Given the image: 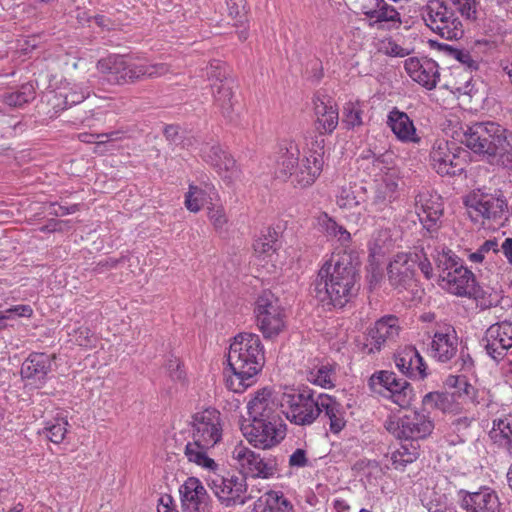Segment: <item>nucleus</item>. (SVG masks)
Wrapping results in <instances>:
<instances>
[{
    "instance_id": "nucleus-1",
    "label": "nucleus",
    "mask_w": 512,
    "mask_h": 512,
    "mask_svg": "<svg viewBox=\"0 0 512 512\" xmlns=\"http://www.w3.org/2000/svg\"><path fill=\"white\" fill-rule=\"evenodd\" d=\"M357 263L350 253L333 254L312 283V295L323 305L343 308L360 289Z\"/></svg>"
},
{
    "instance_id": "nucleus-2",
    "label": "nucleus",
    "mask_w": 512,
    "mask_h": 512,
    "mask_svg": "<svg viewBox=\"0 0 512 512\" xmlns=\"http://www.w3.org/2000/svg\"><path fill=\"white\" fill-rule=\"evenodd\" d=\"M227 361L232 374L226 377V387L235 393L244 392L256 382L265 364L259 335L250 332L237 334L230 344Z\"/></svg>"
},
{
    "instance_id": "nucleus-3",
    "label": "nucleus",
    "mask_w": 512,
    "mask_h": 512,
    "mask_svg": "<svg viewBox=\"0 0 512 512\" xmlns=\"http://www.w3.org/2000/svg\"><path fill=\"white\" fill-rule=\"evenodd\" d=\"M510 133L495 122H476L467 127L462 143L475 154L482 155L491 162L498 160L502 151L508 147Z\"/></svg>"
},
{
    "instance_id": "nucleus-4",
    "label": "nucleus",
    "mask_w": 512,
    "mask_h": 512,
    "mask_svg": "<svg viewBox=\"0 0 512 512\" xmlns=\"http://www.w3.org/2000/svg\"><path fill=\"white\" fill-rule=\"evenodd\" d=\"M97 69L112 85H124L144 78H154L169 71V67L164 63L137 65L128 63L124 56L116 54L100 59Z\"/></svg>"
},
{
    "instance_id": "nucleus-5",
    "label": "nucleus",
    "mask_w": 512,
    "mask_h": 512,
    "mask_svg": "<svg viewBox=\"0 0 512 512\" xmlns=\"http://www.w3.org/2000/svg\"><path fill=\"white\" fill-rule=\"evenodd\" d=\"M320 394L306 385L292 388L283 393L281 406L286 418L299 426H310L320 416Z\"/></svg>"
},
{
    "instance_id": "nucleus-6",
    "label": "nucleus",
    "mask_w": 512,
    "mask_h": 512,
    "mask_svg": "<svg viewBox=\"0 0 512 512\" xmlns=\"http://www.w3.org/2000/svg\"><path fill=\"white\" fill-rule=\"evenodd\" d=\"M425 25L435 34L446 40H458L464 35V27L444 0H429L421 10Z\"/></svg>"
},
{
    "instance_id": "nucleus-7",
    "label": "nucleus",
    "mask_w": 512,
    "mask_h": 512,
    "mask_svg": "<svg viewBox=\"0 0 512 512\" xmlns=\"http://www.w3.org/2000/svg\"><path fill=\"white\" fill-rule=\"evenodd\" d=\"M465 204L474 221H478L479 217L488 220L501 219L508 212L507 201L500 189L491 193L485 187L478 188L467 196Z\"/></svg>"
},
{
    "instance_id": "nucleus-8",
    "label": "nucleus",
    "mask_w": 512,
    "mask_h": 512,
    "mask_svg": "<svg viewBox=\"0 0 512 512\" xmlns=\"http://www.w3.org/2000/svg\"><path fill=\"white\" fill-rule=\"evenodd\" d=\"M254 312L257 326L266 339L278 336L283 330L284 311L279 299L270 290H264L258 296Z\"/></svg>"
},
{
    "instance_id": "nucleus-9",
    "label": "nucleus",
    "mask_w": 512,
    "mask_h": 512,
    "mask_svg": "<svg viewBox=\"0 0 512 512\" xmlns=\"http://www.w3.org/2000/svg\"><path fill=\"white\" fill-rule=\"evenodd\" d=\"M368 385L373 392L391 399L401 408H407L412 403V386L406 380L397 378L394 372H376L370 377Z\"/></svg>"
},
{
    "instance_id": "nucleus-10",
    "label": "nucleus",
    "mask_w": 512,
    "mask_h": 512,
    "mask_svg": "<svg viewBox=\"0 0 512 512\" xmlns=\"http://www.w3.org/2000/svg\"><path fill=\"white\" fill-rule=\"evenodd\" d=\"M208 485L225 507L244 505L254 497L248 493L247 481L244 475H215L209 479Z\"/></svg>"
},
{
    "instance_id": "nucleus-11",
    "label": "nucleus",
    "mask_w": 512,
    "mask_h": 512,
    "mask_svg": "<svg viewBox=\"0 0 512 512\" xmlns=\"http://www.w3.org/2000/svg\"><path fill=\"white\" fill-rule=\"evenodd\" d=\"M387 430L399 439L411 440L428 437L434 430V422L428 415L419 412L405 414L397 421H389Z\"/></svg>"
},
{
    "instance_id": "nucleus-12",
    "label": "nucleus",
    "mask_w": 512,
    "mask_h": 512,
    "mask_svg": "<svg viewBox=\"0 0 512 512\" xmlns=\"http://www.w3.org/2000/svg\"><path fill=\"white\" fill-rule=\"evenodd\" d=\"M417 255L399 253L390 261L387 268L389 284L398 292L413 290L417 286Z\"/></svg>"
},
{
    "instance_id": "nucleus-13",
    "label": "nucleus",
    "mask_w": 512,
    "mask_h": 512,
    "mask_svg": "<svg viewBox=\"0 0 512 512\" xmlns=\"http://www.w3.org/2000/svg\"><path fill=\"white\" fill-rule=\"evenodd\" d=\"M285 425L282 423L268 424L264 421L251 420L241 425V431L247 441L255 448L269 449L285 437Z\"/></svg>"
},
{
    "instance_id": "nucleus-14",
    "label": "nucleus",
    "mask_w": 512,
    "mask_h": 512,
    "mask_svg": "<svg viewBox=\"0 0 512 512\" xmlns=\"http://www.w3.org/2000/svg\"><path fill=\"white\" fill-rule=\"evenodd\" d=\"M193 439L206 447H214L222 437L220 412L208 408L192 416Z\"/></svg>"
},
{
    "instance_id": "nucleus-15",
    "label": "nucleus",
    "mask_w": 512,
    "mask_h": 512,
    "mask_svg": "<svg viewBox=\"0 0 512 512\" xmlns=\"http://www.w3.org/2000/svg\"><path fill=\"white\" fill-rule=\"evenodd\" d=\"M399 332L400 326L396 316L388 315L382 317L368 330L362 348L363 352L367 354L380 352L382 348L396 341Z\"/></svg>"
},
{
    "instance_id": "nucleus-16",
    "label": "nucleus",
    "mask_w": 512,
    "mask_h": 512,
    "mask_svg": "<svg viewBox=\"0 0 512 512\" xmlns=\"http://www.w3.org/2000/svg\"><path fill=\"white\" fill-rule=\"evenodd\" d=\"M482 345L493 360H503L507 351L512 348V321L504 320L489 326L482 339Z\"/></svg>"
},
{
    "instance_id": "nucleus-17",
    "label": "nucleus",
    "mask_w": 512,
    "mask_h": 512,
    "mask_svg": "<svg viewBox=\"0 0 512 512\" xmlns=\"http://www.w3.org/2000/svg\"><path fill=\"white\" fill-rule=\"evenodd\" d=\"M459 503L465 512H501L502 503L495 490L490 487H480L475 492L460 490Z\"/></svg>"
},
{
    "instance_id": "nucleus-18",
    "label": "nucleus",
    "mask_w": 512,
    "mask_h": 512,
    "mask_svg": "<svg viewBox=\"0 0 512 512\" xmlns=\"http://www.w3.org/2000/svg\"><path fill=\"white\" fill-rule=\"evenodd\" d=\"M179 493L182 512H211L210 496L198 478H187Z\"/></svg>"
},
{
    "instance_id": "nucleus-19",
    "label": "nucleus",
    "mask_w": 512,
    "mask_h": 512,
    "mask_svg": "<svg viewBox=\"0 0 512 512\" xmlns=\"http://www.w3.org/2000/svg\"><path fill=\"white\" fill-rule=\"evenodd\" d=\"M232 455L241 469L252 477L268 479L276 472L275 460H265L248 447L237 446L234 448Z\"/></svg>"
},
{
    "instance_id": "nucleus-20",
    "label": "nucleus",
    "mask_w": 512,
    "mask_h": 512,
    "mask_svg": "<svg viewBox=\"0 0 512 512\" xmlns=\"http://www.w3.org/2000/svg\"><path fill=\"white\" fill-rule=\"evenodd\" d=\"M430 355L438 362L446 363L458 352V336L449 324H438L430 343Z\"/></svg>"
},
{
    "instance_id": "nucleus-21",
    "label": "nucleus",
    "mask_w": 512,
    "mask_h": 512,
    "mask_svg": "<svg viewBox=\"0 0 512 512\" xmlns=\"http://www.w3.org/2000/svg\"><path fill=\"white\" fill-rule=\"evenodd\" d=\"M55 355L43 352H32L21 365V378L41 388L47 382L48 374L52 371Z\"/></svg>"
},
{
    "instance_id": "nucleus-22",
    "label": "nucleus",
    "mask_w": 512,
    "mask_h": 512,
    "mask_svg": "<svg viewBox=\"0 0 512 512\" xmlns=\"http://www.w3.org/2000/svg\"><path fill=\"white\" fill-rule=\"evenodd\" d=\"M415 211L419 221L428 232L436 231L443 215L441 197L431 195L428 191L419 192L415 197Z\"/></svg>"
},
{
    "instance_id": "nucleus-23",
    "label": "nucleus",
    "mask_w": 512,
    "mask_h": 512,
    "mask_svg": "<svg viewBox=\"0 0 512 512\" xmlns=\"http://www.w3.org/2000/svg\"><path fill=\"white\" fill-rule=\"evenodd\" d=\"M440 278L445 283L444 287L454 295L475 299L480 296L481 290L476 284L474 274L465 267L440 275Z\"/></svg>"
},
{
    "instance_id": "nucleus-24",
    "label": "nucleus",
    "mask_w": 512,
    "mask_h": 512,
    "mask_svg": "<svg viewBox=\"0 0 512 512\" xmlns=\"http://www.w3.org/2000/svg\"><path fill=\"white\" fill-rule=\"evenodd\" d=\"M278 403L273 399L269 389L258 391L248 403V413L251 420L282 423L278 414Z\"/></svg>"
},
{
    "instance_id": "nucleus-25",
    "label": "nucleus",
    "mask_w": 512,
    "mask_h": 512,
    "mask_svg": "<svg viewBox=\"0 0 512 512\" xmlns=\"http://www.w3.org/2000/svg\"><path fill=\"white\" fill-rule=\"evenodd\" d=\"M404 67L409 76L426 89L436 87L440 76L436 61L411 57L405 60Z\"/></svg>"
},
{
    "instance_id": "nucleus-26",
    "label": "nucleus",
    "mask_w": 512,
    "mask_h": 512,
    "mask_svg": "<svg viewBox=\"0 0 512 512\" xmlns=\"http://www.w3.org/2000/svg\"><path fill=\"white\" fill-rule=\"evenodd\" d=\"M398 174V170H390L385 173L382 181L376 186L369 205V212H384L390 208L391 203L397 198Z\"/></svg>"
},
{
    "instance_id": "nucleus-27",
    "label": "nucleus",
    "mask_w": 512,
    "mask_h": 512,
    "mask_svg": "<svg viewBox=\"0 0 512 512\" xmlns=\"http://www.w3.org/2000/svg\"><path fill=\"white\" fill-rule=\"evenodd\" d=\"M314 112L316 116L315 129L321 134H331L338 125V108L334 101L326 95H317L314 98Z\"/></svg>"
},
{
    "instance_id": "nucleus-28",
    "label": "nucleus",
    "mask_w": 512,
    "mask_h": 512,
    "mask_svg": "<svg viewBox=\"0 0 512 512\" xmlns=\"http://www.w3.org/2000/svg\"><path fill=\"white\" fill-rule=\"evenodd\" d=\"M394 362L398 370L409 378L423 379L427 376V366L413 346L400 349L394 356Z\"/></svg>"
},
{
    "instance_id": "nucleus-29",
    "label": "nucleus",
    "mask_w": 512,
    "mask_h": 512,
    "mask_svg": "<svg viewBox=\"0 0 512 512\" xmlns=\"http://www.w3.org/2000/svg\"><path fill=\"white\" fill-rule=\"evenodd\" d=\"M366 2L367 4L363 5V14L370 20V27L383 22L391 23L396 28L402 24L400 13L385 0H366Z\"/></svg>"
},
{
    "instance_id": "nucleus-30",
    "label": "nucleus",
    "mask_w": 512,
    "mask_h": 512,
    "mask_svg": "<svg viewBox=\"0 0 512 512\" xmlns=\"http://www.w3.org/2000/svg\"><path fill=\"white\" fill-rule=\"evenodd\" d=\"M387 124L401 142H420V137L416 133L414 123L405 112L393 108L388 114Z\"/></svg>"
},
{
    "instance_id": "nucleus-31",
    "label": "nucleus",
    "mask_w": 512,
    "mask_h": 512,
    "mask_svg": "<svg viewBox=\"0 0 512 512\" xmlns=\"http://www.w3.org/2000/svg\"><path fill=\"white\" fill-rule=\"evenodd\" d=\"M234 80H227L222 84H211V90L214 97V104L219 109L224 118L232 121L234 118Z\"/></svg>"
},
{
    "instance_id": "nucleus-32",
    "label": "nucleus",
    "mask_w": 512,
    "mask_h": 512,
    "mask_svg": "<svg viewBox=\"0 0 512 512\" xmlns=\"http://www.w3.org/2000/svg\"><path fill=\"white\" fill-rule=\"evenodd\" d=\"M321 415L329 421L330 431L334 434L339 433L346 425L344 410L342 405L332 396L320 393Z\"/></svg>"
},
{
    "instance_id": "nucleus-33",
    "label": "nucleus",
    "mask_w": 512,
    "mask_h": 512,
    "mask_svg": "<svg viewBox=\"0 0 512 512\" xmlns=\"http://www.w3.org/2000/svg\"><path fill=\"white\" fill-rule=\"evenodd\" d=\"M254 512H294L292 503L280 491L269 490L258 497Z\"/></svg>"
},
{
    "instance_id": "nucleus-34",
    "label": "nucleus",
    "mask_w": 512,
    "mask_h": 512,
    "mask_svg": "<svg viewBox=\"0 0 512 512\" xmlns=\"http://www.w3.org/2000/svg\"><path fill=\"white\" fill-rule=\"evenodd\" d=\"M308 156L312 160V166H309V172L306 178L303 176L301 181L304 183H314L320 175L324 164L325 140L323 135L315 136L310 143L307 144Z\"/></svg>"
},
{
    "instance_id": "nucleus-35",
    "label": "nucleus",
    "mask_w": 512,
    "mask_h": 512,
    "mask_svg": "<svg viewBox=\"0 0 512 512\" xmlns=\"http://www.w3.org/2000/svg\"><path fill=\"white\" fill-rule=\"evenodd\" d=\"M493 443L512 456V416L493 420V427L489 433Z\"/></svg>"
},
{
    "instance_id": "nucleus-36",
    "label": "nucleus",
    "mask_w": 512,
    "mask_h": 512,
    "mask_svg": "<svg viewBox=\"0 0 512 512\" xmlns=\"http://www.w3.org/2000/svg\"><path fill=\"white\" fill-rule=\"evenodd\" d=\"M317 225L319 231L328 239H335L342 246H347L351 241L350 233L341 225H339L327 213H321L317 217Z\"/></svg>"
},
{
    "instance_id": "nucleus-37",
    "label": "nucleus",
    "mask_w": 512,
    "mask_h": 512,
    "mask_svg": "<svg viewBox=\"0 0 512 512\" xmlns=\"http://www.w3.org/2000/svg\"><path fill=\"white\" fill-rule=\"evenodd\" d=\"M298 157L299 149L294 143H290L285 149H281V154L277 160V172L284 178L295 175Z\"/></svg>"
},
{
    "instance_id": "nucleus-38",
    "label": "nucleus",
    "mask_w": 512,
    "mask_h": 512,
    "mask_svg": "<svg viewBox=\"0 0 512 512\" xmlns=\"http://www.w3.org/2000/svg\"><path fill=\"white\" fill-rule=\"evenodd\" d=\"M306 380L313 385L330 389L334 387L335 371L329 364L315 366L306 371Z\"/></svg>"
},
{
    "instance_id": "nucleus-39",
    "label": "nucleus",
    "mask_w": 512,
    "mask_h": 512,
    "mask_svg": "<svg viewBox=\"0 0 512 512\" xmlns=\"http://www.w3.org/2000/svg\"><path fill=\"white\" fill-rule=\"evenodd\" d=\"M210 448L193 439V441L186 444L184 454L190 462H194L204 468L214 469L216 463L207 456V451Z\"/></svg>"
},
{
    "instance_id": "nucleus-40",
    "label": "nucleus",
    "mask_w": 512,
    "mask_h": 512,
    "mask_svg": "<svg viewBox=\"0 0 512 512\" xmlns=\"http://www.w3.org/2000/svg\"><path fill=\"white\" fill-rule=\"evenodd\" d=\"M419 455V446L417 443L410 441L409 443L401 444V446L391 454L392 465L395 469H404L408 464L414 462Z\"/></svg>"
},
{
    "instance_id": "nucleus-41",
    "label": "nucleus",
    "mask_w": 512,
    "mask_h": 512,
    "mask_svg": "<svg viewBox=\"0 0 512 512\" xmlns=\"http://www.w3.org/2000/svg\"><path fill=\"white\" fill-rule=\"evenodd\" d=\"M421 501L429 512H457L456 508L448 503L446 494L437 491L436 488L427 490Z\"/></svg>"
},
{
    "instance_id": "nucleus-42",
    "label": "nucleus",
    "mask_w": 512,
    "mask_h": 512,
    "mask_svg": "<svg viewBox=\"0 0 512 512\" xmlns=\"http://www.w3.org/2000/svg\"><path fill=\"white\" fill-rule=\"evenodd\" d=\"M2 98L6 105L14 108H20L34 100L35 88L31 83H25L15 91L4 93Z\"/></svg>"
},
{
    "instance_id": "nucleus-43",
    "label": "nucleus",
    "mask_w": 512,
    "mask_h": 512,
    "mask_svg": "<svg viewBox=\"0 0 512 512\" xmlns=\"http://www.w3.org/2000/svg\"><path fill=\"white\" fill-rule=\"evenodd\" d=\"M278 233L268 228L266 233H263L253 243L254 252L259 256H270L275 253L278 249Z\"/></svg>"
},
{
    "instance_id": "nucleus-44",
    "label": "nucleus",
    "mask_w": 512,
    "mask_h": 512,
    "mask_svg": "<svg viewBox=\"0 0 512 512\" xmlns=\"http://www.w3.org/2000/svg\"><path fill=\"white\" fill-rule=\"evenodd\" d=\"M424 409L426 410H440L442 412H448L452 409L453 400L452 396L443 392H429L422 400Z\"/></svg>"
},
{
    "instance_id": "nucleus-45",
    "label": "nucleus",
    "mask_w": 512,
    "mask_h": 512,
    "mask_svg": "<svg viewBox=\"0 0 512 512\" xmlns=\"http://www.w3.org/2000/svg\"><path fill=\"white\" fill-rule=\"evenodd\" d=\"M68 422L63 419H57L55 422H48L46 426L39 431V434L48 438L55 444L61 443L67 433Z\"/></svg>"
},
{
    "instance_id": "nucleus-46",
    "label": "nucleus",
    "mask_w": 512,
    "mask_h": 512,
    "mask_svg": "<svg viewBox=\"0 0 512 512\" xmlns=\"http://www.w3.org/2000/svg\"><path fill=\"white\" fill-rule=\"evenodd\" d=\"M463 164V160L460 158V156L457 155L456 152H453V158H444V160L440 163L434 164L433 168L439 175L456 176L461 174V172L464 170Z\"/></svg>"
},
{
    "instance_id": "nucleus-47",
    "label": "nucleus",
    "mask_w": 512,
    "mask_h": 512,
    "mask_svg": "<svg viewBox=\"0 0 512 512\" xmlns=\"http://www.w3.org/2000/svg\"><path fill=\"white\" fill-rule=\"evenodd\" d=\"M438 47L449 57L456 59L470 71L478 69V62L472 58L469 51L456 49L447 44H439Z\"/></svg>"
},
{
    "instance_id": "nucleus-48",
    "label": "nucleus",
    "mask_w": 512,
    "mask_h": 512,
    "mask_svg": "<svg viewBox=\"0 0 512 512\" xmlns=\"http://www.w3.org/2000/svg\"><path fill=\"white\" fill-rule=\"evenodd\" d=\"M206 77L211 84H222L227 80H233L228 72V67L219 60H213L206 67Z\"/></svg>"
},
{
    "instance_id": "nucleus-49",
    "label": "nucleus",
    "mask_w": 512,
    "mask_h": 512,
    "mask_svg": "<svg viewBox=\"0 0 512 512\" xmlns=\"http://www.w3.org/2000/svg\"><path fill=\"white\" fill-rule=\"evenodd\" d=\"M456 151V144L454 142L449 143L444 140L436 141L431 152L430 160L434 167V164H438L444 160V158H453V152Z\"/></svg>"
},
{
    "instance_id": "nucleus-50",
    "label": "nucleus",
    "mask_w": 512,
    "mask_h": 512,
    "mask_svg": "<svg viewBox=\"0 0 512 512\" xmlns=\"http://www.w3.org/2000/svg\"><path fill=\"white\" fill-rule=\"evenodd\" d=\"M459 385V396H466L473 404L479 405L485 401V391L479 390L471 385L466 378L454 380Z\"/></svg>"
},
{
    "instance_id": "nucleus-51",
    "label": "nucleus",
    "mask_w": 512,
    "mask_h": 512,
    "mask_svg": "<svg viewBox=\"0 0 512 512\" xmlns=\"http://www.w3.org/2000/svg\"><path fill=\"white\" fill-rule=\"evenodd\" d=\"M436 266L441 271L440 275H446L447 272L463 267L460 259L451 250L443 251L438 255Z\"/></svg>"
},
{
    "instance_id": "nucleus-52",
    "label": "nucleus",
    "mask_w": 512,
    "mask_h": 512,
    "mask_svg": "<svg viewBox=\"0 0 512 512\" xmlns=\"http://www.w3.org/2000/svg\"><path fill=\"white\" fill-rule=\"evenodd\" d=\"M450 2L466 20L475 22L478 19L479 3L477 0H450Z\"/></svg>"
},
{
    "instance_id": "nucleus-53",
    "label": "nucleus",
    "mask_w": 512,
    "mask_h": 512,
    "mask_svg": "<svg viewBox=\"0 0 512 512\" xmlns=\"http://www.w3.org/2000/svg\"><path fill=\"white\" fill-rule=\"evenodd\" d=\"M207 200L206 193L197 186L191 185L186 195L185 205L191 212H198Z\"/></svg>"
},
{
    "instance_id": "nucleus-54",
    "label": "nucleus",
    "mask_w": 512,
    "mask_h": 512,
    "mask_svg": "<svg viewBox=\"0 0 512 512\" xmlns=\"http://www.w3.org/2000/svg\"><path fill=\"white\" fill-rule=\"evenodd\" d=\"M215 169L219 175L229 181L236 180L240 175L235 160L227 153L223 156L222 161Z\"/></svg>"
},
{
    "instance_id": "nucleus-55",
    "label": "nucleus",
    "mask_w": 512,
    "mask_h": 512,
    "mask_svg": "<svg viewBox=\"0 0 512 512\" xmlns=\"http://www.w3.org/2000/svg\"><path fill=\"white\" fill-rule=\"evenodd\" d=\"M337 204L342 209H351L360 204V199H358L351 186L342 187L340 194L337 197Z\"/></svg>"
},
{
    "instance_id": "nucleus-56",
    "label": "nucleus",
    "mask_w": 512,
    "mask_h": 512,
    "mask_svg": "<svg viewBox=\"0 0 512 512\" xmlns=\"http://www.w3.org/2000/svg\"><path fill=\"white\" fill-rule=\"evenodd\" d=\"M361 110L349 103L344 107L343 123L347 128H353L362 124Z\"/></svg>"
},
{
    "instance_id": "nucleus-57",
    "label": "nucleus",
    "mask_w": 512,
    "mask_h": 512,
    "mask_svg": "<svg viewBox=\"0 0 512 512\" xmlns=\"http://www.w3.org/2000/svg\"><path fill=\"white\" fill-rule=\"evenodd\" d=\"M203 158L206 162L210 163L214 168L222 161L225 151L218 145H206L202 148Z\"/></svg>"
},
{
    "instance_id": "nucleus-58",
    "label": "nucleus",
    "mask_w": 512,
    "mask_h": 512,
    "mask_svg": "<svg viewBox=\"0 0 512 512\" xmlns=\"http://www.w3.org/2000/svg\"><path fill=\"white\" fill-rule=\"evenodd\" d=\"M290 468H304L309 466L308 452L306 449L297 448L290 456L288 461Z\"/></svg>"
},
{
    "instance_id": "nucleus-59",
    "label": "nucleus",
    "mask_w": 512,
    "mask_h": 512,
    "mask_svg": "<svg viewBox=\"0 0 512 512\" xmlns=\"http://www.w3.org/2000/svg\"><path fill=\"white\" fill-rule=\"evenodd\" d=\"M392 160V155L389 153H383L379 154L376 157H374L373 161L371 162L374 170H377L378 172L376 175L383 174V177L385 176V173L390 170H396L393 167H390Z\"/></svg>"
},
{
    "instance_id": "nucleus-60",
    "label": "nucleus",
    "mask_w": 512,
    "mask_h": 512,
    "mask_svg": "<svg viewBox=\"0 0 512 512\" xmlns=\"http://www.w3.org/2000/svg\"><path fill=\"white\" fill-rule=\"evenodd\" d=\"M390 239V232L387 229H381L377 231L372 238V243L375 250H378L377 252H383L384 250L389 249V242Z\"/></svg>"
},
{
    "instance_id": "nucleus-61",
    "label": "nucleus",
    "mask_w": 512,
    "mask_h": 512,
    "mask_svg": "<svg viewBox=\"0 0 512 512\" xmlns=\"http://www.w3.org/2000/svg\"><path fill=\"white\" fill-rule=\"evenodd\" d=\"M76 342L83 347H91L95 341L93 332L88 327H81L76 332Z\"/></svg>"
},
{
    "instance_id": "nucleus-62",
    "label": "nucleus",
    "mask_w": 512,
    "mask_h": 512,
    "mask_svg": "<svg viewBox=\"0 0 512 512\" xmlns=\"http://www.w3.org/2000/svg\"><path fill=\"white\" fill-rule=\"evenodd\" d=\"M208 217L216 229H222L227 222L226 215L221 207L209 209Z\"/></svg>"
},
{
    "instance_id": "nucleus-63",
    "label": "nucleus",
    "mask_w": 512,
    "mask_h": 512,
    "mask_svg": "<svg viewBox=\"0 0 512 512\" xmlns=\"http://www.w3.org/2000/svg\"><path fill=\"white\" fill-rule=\"evenodd\" d=\"M167 369L173 380L181 381L185 378V372L181 367V362L176 357L168 360Z\"/></svg>"
},
{
    "instance_id": "nucleus-64",
    "label": "nucleus",
    "mask_w": 512,
    "mask_h": 512,
    "mask_svg": "<svg viewBox=\"0 0 512 512\" xmlns=\"http://www.w3.org/2000/svg\"><path fill=\"white\" fill-rule=\"evenodd\" d=\"M509 138V145L502 151L503 153L500 154L497 162L512 171V133H510Z\"/></svg>"
}]
</instances>
